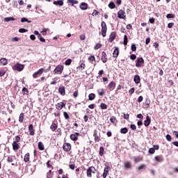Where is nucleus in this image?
Returning a JSON list of instances; mask_svg holds the SVG:
<instances>
[{"label":"nucleus","mask_w":178,"mask_h":178,"mask_svg":"<svg viewBox=\"0 0 178 178\" xmlns=\"http://www.w3.org/2000/svg\"><path fill=\"white\" fill-rule=\"evenodd\" d=\"M154 161H156V162H162L163 161V157H162V156H156L154 157Z\"/></svg>","instance_id":"obj_28"},{"label":"nucleus","mask_w":178,"mask_h":178,"mask_svg":"<svg viewBox=\"0 0 178 178\" xmlns=\"http://www.w3.org/2000/svg\"><path fill=\"white\" fill-rule=\"evenodd\" d=\"M121 134H127L129 133V129L127 127H124L120 129Z\"/></svg>","instance_id":"obj_26"},{"label":"nucleus","mask_w":178,"mask_h":178,"mask_svg":"<svg viewBox=\"0 0 178 178\" xmlns=\"http://www.w3.org/2000/svg\"><path fill=\"white\" fill-rule=\"evenodd\" d=\"M68 3H71L72 6H74V5H77L79 3V1L77 0H67Z\"/></svg>","instance_id":"obj_27"},{"label":"nucleus","mask_w":178,"mask_h":178,"mask_svg":"<svg viewBox=\"0 0 178 178\" xmlns=\"http://www.w3.org/2000/svg\"><path fill=\"white\" fill-rule=\"evenodd\" d=\"M73 97H74V98H77V97H79V91L78 90H76L75 92H74Z\"/></svg>","instance_id":"obj_51"},{"label":"nucleus","mask_w":178,"mask_h":178,"mask_svg":"<svg viewBox=\"0 0 178 178\" xmlns=\"http://www.w3.org/2000/svg\"><path fill=\"white\" fill-rule=\"evenodd\" d=\"M143 161V159L141 157H136L134 159V162L138 163L141 162Z\"/></svg>","instance_id":"obj_47"},{"label":"nucleus","mask_w":178,"mask_h":178,"mask_svg":"<svg viewBox=\"0 0 178 178\" xmlns=\"http://www.w3.org/2000/svg\"><path fill=\"white\" fill-rule=\"evenodd\" d=\"M134 81L136 84H138L141 81V79L138 75H135L134 78Z\"/></svg>","instance_id":"obj_21"},{"label":"nucleus","mask_w":178,"mask_h":178,"mask_svg":"<svg viewBox=\"0 0 178 178\" xmlns=\"http://www.w3.org/2000/svg\"><path fill=\"white\" fill-rule=\"evenodd\" d=\"M128 41H129V38H127V36L126 35H124V41H123L124 45H127Z\"/></svg>","instance_id":"obj_41"},{"label":"nucleus","mask_w":178,"mask_h":178,"mask_svg":"<svg viewBox=\"0 0 178 178\" xmlns=\"http://www.w3.org/2000/svg\"><path fill=\"white\" fill-rule=\"evenodd\" d=\"M63 69H65V67L63 65H57L54 70V74H62L63 73Z\"/></svg>","instance_id":"obj_1"},{"label":"nucleus","mask_w":178,"mask_h":178,"mask_svg":"<svg viewBox=\"0 0 178 178\" xmlns=\"http://www.w3.org/2000/svg\"><path fill=\"white\" fill-rule=\"evenodd\" d=\"M54 176V175L52 174H49V173H47V178H52Z\"/></svg>","instance_id":"obj_64"},{"label":"nucleus","mask_w":178,"mask_h":178,"mask_svg":"<svg viewBox=\"0 0 178 178\" xmlns=\"http://www.w3.org/2000/svg\"><path fill=\"white\" fill-rule=\"evenodd\" d=\"M38 149L40 151H44L45 149V147H44V144H42V142H38Z\"/></svg>","instance_id":"obj_24"},{"label":"nucleus","mask_w":178,"mask_h":178,"mask_svg":"<svg viewBox=\"0 0 178 178\" xmlns=\"http://www.w3.org/2000/svg\"><path fill=\"white\" fill-rule=\"evenodd\" d=\"M132 165H131V163H130V161H125L124 162V168L125 169H131Z\"/></svg>","instance_id":"obj_22"},{"label":"nucleus","mask_w":178,"mask_h":178,"mask_svg":"<svg viewBox=\"0 0 178 178\" xmlns=\"http://www.w3.org/2000/svg\"><path fill=\"white\" fill-rule=\"evenodd\" d=\"M109 166L108 165H106V167L104 168V173L102 175L103 176V178H106V176H108V175H109Z\"/></svg>","instance_id":"obj_13"},{"label":"nucleus","mask_w":178,"mask_h":178,"mask_svg":"<svg viewBox=\"0 0 178 178\" xmlns=\"http://www.w3.org/2000/svg\"><path fill=\"white\" fill-rule=\"evenodd\" d=\"M101 109H108V106L105 103L100 104Z\"/></svg>","instance_id":"obj_40"},{"label":"nucleus","mask_w":178,"mask_h":178,"mask_svg":"<svg viewBox=\"0 0 178 178\" xmlns=\"http://www.w3.org/2000/svg\"><path fill=\"white\" fill-rule=\"evenodd\" d=\"M22 23H24V22H27L28 23H31V21H29L27 18L23 17L21 19Z\"/></svg>","instance_id":"obj_45"},{"label":"nucleus","mask_w":178,"mask_h":178,"mask_svg":"<svg viewBox=\"0 0 178 178\" xmlns=\"http://www.w3.org/2000/svg\"><path fill=\"white\" fill-rule=\"evenodd\" d=\"M166 17L167 19H175V14H167Z\"/></svg>","instance_id":"obj_44"},{"label":"nucleus","mask_w":178,"mask_h":178,"mask_svg":"<svg viewBox=\"0 0 178 178\" xmlns=\"http://www.w3.org/2000/svg\"><path fill=\"white\" fill-rule=\"evenodd\" d=\"M101 59H102V61L103 62V63H106L108 62V57L106 55V52L102 51Z\"/></svg>","instance_id":"obj_12"},{"label":"nucleus","mask_w":178,"mask_h":178,"mask_svg":"<svg viewBox=\"0 0 178 178\" xmlns=\"http://www.w3.org/2000/svg\"><path fill=\"white\" fill-rule=\"evenodd\" d=\"M5 22H10V21H15V19L13 17H6L4 19Z\"/></svg>","instance_id":"obj_39"},{"label":"nucleus","mask_w":178,"mask_h":178,"mask_svg":"<svg viewBox=\"0 0 178 178\" xmlns=\"http://www.w3.org/2000/svg\"><path fill=\"white\" fill-rule=\"evenodd\" d=\"M104 151H105L104 147H100L99 152V155H100V156H102L104 155Z\"/></svg>","instance_id":"obj_38"},{"label":"nucleus","mask_w":178,"mask_h":178,"mask_svg":"<svg viewBox=\"0 0 178 178\" xmlns=\"http://www.w3.org/2000/svg\"><path fill=\"white\" fill-rule=\"evenodd\" d=\"M54 5H58L59 6H63V1L58 0L54 1Z\"/></svg>","instance_id":"obj_29"},{"label":"nucleus","mask_w":178,"mask_h":178,"mask_svg":"<svg viewBox=\"0 0 178 178\" xmlns=\"http://www.w3.org/2000/svg\"><path fill=\"white\" fill-rule=\"evenodd\" d=\"M129 114L124 113L123 118L126 119V120H129Z\"/></svg>","instance_id":"obj_62"},{"label":"nucleus","mask_w":178,"mask_h":178,"mask_svg":"<svg viewBox=\"0 0 178 178\" xmlns=\"http://www.w3.org/2000/svg\"><path fill=\"white\" fill-rule=\"evenodd\" d=\"M126 13L123 10H120L118 13V17L119 19H126Z\"/></svg>","instance_id":"obj_9"},{"label":"nucleus","mask_w":178,"mask_h":178,"mask_svg":"<svg viewBox=\"0 0 178 178\" xmlns=\"http://www.w3.org/2000/svg\"><path fill=\"white\" fill-rule=\"evenodd\" d=\"M97 172V170L95 169V167L90 166L86 170V175L88 177H92V173H95Z\"/></svg>","instance_id":"obj_2"},{"label":"nucleus","mask_w":178,"mask_h":178,"mask_svg":"<svg viewBox=\"0 0 178 178\" xmlns=\"http://www.w3.org/2000/svg\"><path fill=\"white\" fill-rule=\"evenodd\" d=\"M23 120H24V113H21L19 115V123H23Z\"/></svg>","instance_id":"obj_36"},{"label":"nucleus","mask_w":178,"mask_h":178,"mask_svg":"<svg viewBox=\"0 0 178 178\" xmlns=\"http://www.w3.org/2000/svg\"><path fill=\"white\" fill-rule=\"evenodd\" d=\"M7 162H13V159L10 156H8V159H7Z\"/></svg>","instance_id":"obj_63"},{"label":"nucleus","mask_w":178,"mask_h":178,"mask_svg":"<svg viewBox=\"0 0 178 178\" xmlns=\"http://www.w3.org/2000/svg\"><path fill=\"white\" fill-rule=\"evenodd\" d=\"M144 124L145 127H148V126L151 124V118H149V116L147 115L146 117V120L144 121Z\"/></svg>","instance_id":"obj_14"},{"label":"nucleus","mask_w":178,"mask_h":178,"mask_svg":"<svg viewBox=\"0 0 178 178\" xmlns=\"http://www.w3.org/2000/svg\"><path fill=\"white\" fill-rule=\"evenodd\" d=\"M80 9H81V10H87V9H88V4L84 2L81 3L80 5Z\"/></svg>","instance_id":"obj_17"},{"label":"nucleus","mask_w":178,"mask_h":178,"mask_svg":"<svg viewBox=\"0 0 178 178\" xmlns=\"http://www.w3.org/2000/svg\"><path fill=\"white\" fill-rule=\"evenodd\" d=\"M0 65H1L2 66H5V65H8V60L4 58L0 59Z\"/></svg>","instance_id":"obj_23"},{"label":"nucleus","mask_w":178,"mask_h":178,"mask_svg":"<svg viewBox=\"0 0 178 178\" xmlns=\"http://www.w3.org/2000/svg\"><path fill=\"white\" fill-rule=\"evenodd\" d=\"M93 137H95V143H99L101 141V134L98 133V130H94Z\"/></svg>","instance_id":"obj_4"},{"label":"nucleus","mask_w":178,"mask_h":178,"mask_svg":"<svg viewBox=\"0 0 178 178\" xmlns=\"http://www.w3.org/2000/svg\"><path fill=\"white\" fill-rule=\"evenodd\" d=\"M130 127H131V130H136L137 129V127L134 124H131Z\"/></svg>","instance_id":"obj_55"},{"label":"nucleus","mask_w":178,"mask_h":178,"mask_svg":"<svg viewBox=\"0 0 178 178\" xmlns=\"http://www.w3.org/2000/svg\"><path fill=\"white\" fill-rule=\"evenodd\" d=\"M50 129L52 131H55L58 129V125L55 123H52V124L50 127Z\"/></svg>","instance_id":"obj_31"},{"label":"nucleus","mask_w":178,"mask_h":178,"mask_svg":"<svg viewBox=\"0 0 178 178\" xmlns=\"http://www.w3.org/2000/svg\"><path fill=\"white\" fill-rule=\"evenodd\" d=\"M38 38L40 40V41H41V42H45V40L44 39V38H42L41 35H39Z\"/></svg>","instance_id":"obj_49"},{"label":"nucleus","mask_w":178,"mask_h":178,"mask_svg":"<svg viewBox=\"0 0 178 178\" xmlns=\"http://www.w3.org/2000/svg\"><path fill=\"white\" fill-rule=\"evenodd\" d=\"M79 136H80V133L76 132L74 134H72L70 137L72 141H77Z\"/></svg>","instance_id":"obj_10"},{"label":"nucleus","mask_w":178,"mask_h":178,"mask_svg":"<svg viewBox=\"0 0 178 178\" xmlns=\"http://www.w3.org/2000/svg\"><path fill=\"white\" fill-rule=\"evenodd\" d=\"M27 31H29V30L25 29H19V33H27Z\"/></svg>","instance_id":"obj_50"},{"label":"nucleus","mask_w":178,"mask_h":178,"mask_svg":"<svg viewBox=\"0 0 178 178\" xmlns=\"http://www.w3.org/2000/svg\"><path fill=\"white\" fill-rule=\"evenodd\" d=\"M63 115L66 120H69V119H70V116H69V114H67V112L66 111L63 112Z\"/></svg>","instance_id":"obj_43"},{"label":"nucleus","mask_w":178,"mask_h":178,"mask_svg":"<svg viewBox=\"0 0 178 178\" xmlns=\"http://www.w3.org/2000/svg\"><path fill=\"white\" fill-rule=\"evenodd\" d=\"M143 65H144V58H138L136 60V67H142Z\"/></svg>","instance_id":"obj_6"},{"label":"nucleus","mask_w":178,"mask_h":178,"mask_svg":"<svg viewBox=\"0 0 178 178\" xmlns=\"http://www.w3.org/2000/svg\"><path fill=\"white\" fill-rule=\"evenodd\" d=\"M13 70H17V72H22V70L24 69V65L17 63L14 66H13Z\"/></svg>","instance_id":"obj_5"},{"label":"nucleus","mask_w":178,"mask_h":178,"mask_svg":"<svg viewBox=\"0 0 178 178\" xmlns=\"http://www.w3.org/2000/svg\"><path fill=\"white\" fill-rule=\"evenodd\" d=\"M115 38H116V32H112L108 39L109 42H112Z\"/></svg>","instance_id":"obj_16"},{"label":"nucleus","mask_w":178,"mask_h":178,"mask_svg":"<svg viewBox=\"0 0 178 178\" xmlns=\"http://www.w3.org/2000/svg\"><path fill=\"white\" fill-rule=\"evenodd\" d=\"M108 8L110 9H115V8H116V6L115 5V3L113 1H111L109 3H108Z\"/></svg>","instance_id":"obj_34"},{"label":"nucleus","mask_w":178,"mask_h":178,"mask_svg":"<svg viewBox=\"0 0 178 178\" xmlns=\"http://www.w3.org/2000/svg\"><path fill=\"white\" fill-rule=\"evenodd\" d=\"M63 149L65 152H69L70 149H72V145L68 143H65L63 144Z\"/></svg>","instance_id":"obj_7"},{"label":"nucleus","mask_w":178,"mask_h":178,"mask_svg":"<svg viewBox=\"0 0 178 178\" xmlns=\"http://www.w3.org/2000/svg\"><path fill=\"white\" fill-rule=\"evenodd\" d=\"M108 87V88H110V90H115V88H116V83L113 81L110 82Z\"/></svg>","instance_id":"obj_19"},{"label":"nucleus","mask_w":178,"mask_h":178,"mask_svg":"<svg viewBox=\"0 0 178 178\" xmlns=\"http://www.w3.org/2000/svg\"><path fill=\"white\" fill-rule=\"evenodd\" d=\"M58 92H60V94L61 95H66V92H65V86L60 87L58 88Z\"/></svg>","instance_id":"obj_20"},{"label":"nucleus","mask_w":178,"mask_h":178,"mask_svg":"<svg viewBox=\"0 0 178 178\" xmlns=\"http://www.w3.org/2000/svg\"><path fill=\"white\" fill-rule=\"evenodd\" d=\"M64 64L66 65V66H70V65H72V59L71 58H68L67 59Z\"/></svg>","instance_id":"obj_37"},{"label":"nucleus","mask_w":178,"mask_h":178,"mask_svg":"<svg viewBox=\"0 0 178 178\" xmlns=\"http://www.w3.org/2000/svg\"><path fill=\"white\" fill-rule=\"evenodd\" d=\"M149 22L152 24H154L155 23V18H154V17L149 18Z\"/></svg>","instance_id":"obj_56"},{"label":"nucleus","mask_w":178,"mask_h":178,"mask_svg":"<svg viewBox=\"0 0 178 178\" xmlns=\"http://www.w3.org/2000/svg\"><path fill=\"white\" fill-rule=\"evenodd\" d=\"M28 130L29 131V136H34L35 134V129H34L33 124L29 125Z\"/></svg>","instance_id":"obj_8"},{"label":"nucleus","mask_w":178,"mask_h":178,"mask_svg":"<svg viewBox=\"0 0 178 178\" xmlns=\"http://www.w3.org/2000/svg\"><path fill=\"white\" fill-rule=\"evenodd\" d=\"M19 144L17 143V142H14L13 143V149H14V151H16V149H19Z\"/></svg>","instance_id":"obj_25"},{"label":"nucleus","mask_w":178,"mask_h":178,"mask_svg":"<svg viewBox=\"0 0 178 178\" xmlns=\"http://www.w3.org/2000/svg\"><path fill=\"white\" fill-rule=\"evenodd\" d=\"M88 60H90V62H95V56H90L88 58Z\"/></svg>","instance_id":"obj_46"},{"label":"nucleus","mask_w":178,"mask_h":178,"mask_svg":"<svg viewBox=\"0 0 178 178\" xmlns=\"http://www.w3.org/2000/svg\"><path fill=\"white\" fill-rule=\"evenodd\" d=\"M174 26H175V23L173 22H170L168 24V29H172V27H173Z\"/></svg>","instance_id":"obj_59"},{"label":"nucleus","mask_w":178,"mask_h":178,"mask_svg":"<svg viewBox=\"0 0 178 178\" xmlns=\"http://www.w3.org/2000/svg\"><path fill=\"white\" fill-rule=\"evenodd\" d=\"M22 94H23V95H29V89H27L26 88L24 87L22 88Z\"/></svg>","instance_id":"obj_35"},{"label":"nucleus","mask_w":178,"mask_h":178,"mask_svg":"<svg viewBox=\"0 0 178 178\" xmlns=\"http://www.w3.org/2000/svg\"><path fill=\"white\" fill-rule=\"evenodd\" d=\"M13 8H17V6H18L17 1H13Z\"/></svg>","instance_id":"obj_54"},{"label":"nucleus","mask_w":178,"mask_h":178,"mask_svg":"<svg viewBox=\"0 0 178 178\" xmlns=\"http://www.w3.org/2000/svg\"><path fill=\"white\" fill-rule=\"evenodd\" d=\"M89 101H94L95 99V94L94 93H90L88 95Z\"/></svg>","instance_id":"obj_33"},{"label":"nucleus","mask_w":178,"mask_h":178,"mask_svg":"<svg viewBox=\"0 0 178 178\" xmlns=\"http://www.w3.org/2000/svg\"><path fill=\"white\" fill-rule=\"evenodd\" d=\"M166 140L168 141H172V136L170 135H169V134H167L166 135Z\"/></svg>","instance_id":"obj_57"},{"label":"nucleus","mask_w":178,"mask_h":178,"mask_svg":"<svg viewBox=\"0 0 178 178\" xmlns=\"http://www.w3.org/2000/svg\"><path fill=\"white\" fill-rule=\"evenodd\" d=\"M97 92L99 95V97H103L105 94V90L104 89H99L97 90Z\"/></svg>","instance_id":"obj_32"},{"label":"nucleus","mask_w":178,"mask_h":178,"mask_svg":"<svg viewBox=\"0 0 178 178\" xmlns=\"http://www.w3.org/2000/svg\"><path fill=\"white\" fill-rule=\"evenodd\" d=\"M20 140H21L20 136H17L15 137V141H14V142L20 143Z\"/></svg>","instance_id":"obj_58"},{"label":"nucleus","mask_w":178,"mask_h":178,"mask_svg":"<svg viewBox=\"0 0 178 178\" xmlns=\"http://www.w3.org/2000/svg\"><path fill=\"white\" fill-rule=\"evenodd\" d=\"M148 152L149 154H154L155 152V149H154V147L149 148Z\"/></svg>","instance_id":"obj_52"},{"label":"nucleus","mask_w":178,"mask_h":178,"mask_svg":"<svg viewBox=\"0 0 178 178\" xmlns=\"http://www.w3.org/2000/svg\"><path fill=\"white\" fill-rule=\"evenodd\" d=\"M143 169H145V165L143 164L141 165H140L139 167H138V170H143Z\"/></svg>","instance_id":"obj_53"},{"label":"nucleus","mask_w":178,"mask_h":178,"mask_svg":"<svg viewBox=\"0 0 178 178\" xmlns=\"http://www.w3.org/2000/svg\"><path fill=\"white\" fill-rule=\"evenodd\" d=\"M101 26H102V35L103 37H106V31H108V27L106 26V23H105V22H102L101 24Z\"/></svg>","instance_id":"obj_3"},{"label":"nucleus","mask_w":178,"mask_h":178,"mask_svg":"<svg viewBox=\"0 0 178 178\" xmlns=\"http://www.w3.org/2000/svg\"><path fill=\"white\" fill-rule=\"evenodd\" d=\"M110 121L111 122V123H113V124H116V123H118V122L116 121V117H112L110 119Z\"/></svg>","instance_id":"obj_42"},{"label":"nucleus","mask_w":178,"mask_h":178,"mask_svg":"<svg viewBox=\"0 0 178 178\" xmlns=\"http://www.w3.org/2000/svg\"><path fill=\"white\" fill-rule=\"evenodd\" d=\"M113 58H118L119 56V47H115V49L113 53Z\"/></svg>","instance_id":"obj_15"},{"label":"nucleus","mask_w":178,"mask_h":178,"mask_svg":"<svg viewBox=\"0 0 178 178\" xmlns=\"http://www.w3.org/2000/svg\"><path fill=\"white\" fill-rule=\"evenodd\" d=\"M143 99H144V97H143V96H140L138 98V102H143Z\"/></svg>","instance_id":"obj_61"},{"label":"nucleus","mask_w":178,"mask_h":178,"mask_svg":"<svg viewBox=\"0 0 178 178\" xmlns=\"http://www.w3.org/2000/svg\"><path fill=\"white\" fill-rule=\"evenodd\" d=\"M136 58H137V56H136V54H131L130 56V59H131V60H136Z\"/></svg>","instance_id":"obj_48"},{"label":"nucleus","mask_w":178,"mask_h":178,"mask_svg":"<svg viewBox=\"0 0 178 178\" xmlns=\"http://www.w3.org/2000/svg\"><path fill=\"white\" fill-rule=\"evenodd\" d=\"M134 91H135L134 88H131L129 90V94H130V95L134 94Z\"/></svg>","instance_id":"obj_60"},{"label":"nucleus","mask_w":178,"mask_h":178,"mask_svg":"<svg viewBox=\"0 0 178 178\" xmlns=\"http://www.w3.org/2000/svg\"><path fill=\"white\" fill-rule=\"evenodd\" d=\"M24 162H29L30 161V153H26L24 159Z\"/></svg>","instance_id":"obj_30"},{"label":"nucleus","mask_w":178,"mask_h":178,"mask_svg":"<svg viewBox=\"0 0 178 178\" xmlns=\"http://www.w3.org/2000/svg\"><path fill=\"white\" fill-rule=\"evenodd\" d=\"M42 73H44V68H40L39 70H38L37 72H35L33 74V79H37V77H38V76H40V74H41Z\"/></svg>","instance_id":"obj_11"},{"label":"nucleus","mask_w":178,"mask_h":178,"mask_svg":"<svg viewBox=\"0 0 178 178\" xmlns=\"http://www.w3.org/2000/svg\"><path fill=\"white\" fill-rule=\"evenodd\" d=\"M65 106L66 104H65L63 102H60L56 104V109H58V111H60V109H62V108L65 107Z\"/></svg>","instance_id":"obj_18"}]
</instances>
